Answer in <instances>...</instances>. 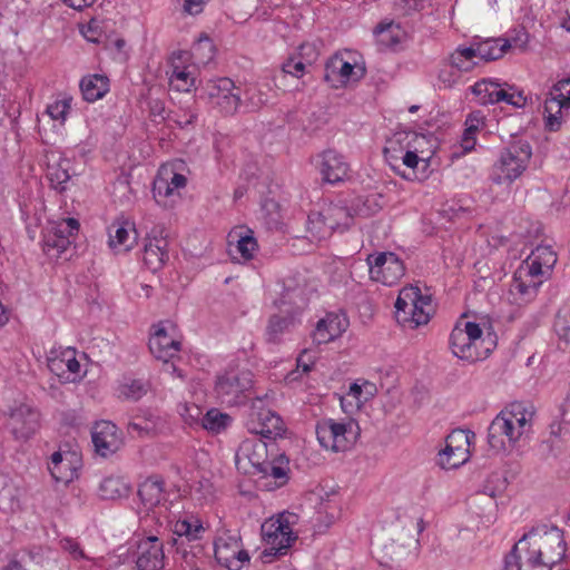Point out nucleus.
<instances>
[{
  "mask_svg": "<svg viewBox=\"0 0 570 570\" xmlns=\"http://www.w3.org/2000/svg\"><path fill=\"white\" fill-rule=\"evenodd\" d=\"M530 540L531 550L528 561L530 564H543L552 568L559 563L566 553L563 533L557 527H538L531 529L519 540L518 548Z\"/></svg>",
  "mask_w": 570,
  "mask_h": 570,
  "instance_id": "f03ea898",
  "label": "nucleus"
},
{
  "mask_svg": "<svg viewBox=\"0 0 570 570\" xmlns=\"http://www.w3.org/2000/svg\"><path fill=\"white\" fill-rule=\"evenodd\" d=\"M570 109V77L554 83L544 101L546 127L556 131L561 126L563 111Z\"/></svg>",
  "mask_w": 570,
  "mask_h": 570,
  "instance_id": "f8f14e48",
  "label": "nucleus"
},
{
  "mask_svg": "<svg viewBox=\"0 0 570 570\" xmlns=\"http://www.w3.org/2000/svg\"><path fill=\"white\" fill-rule=\"evenodd\" d=\"M321 174L328 184L343 181L348 174V164L335 150L328 149L322 155Z\"/></svg>",
  "mask_w": 570,
  "mask_h": 570,
  "instance_id": "b1692460",
  "label": "nucleus"
},
{
  "mask_svg": "<svg viewBox=\"0 0 570 570\" xmlns=\"http://www.w3.org/2000/svg\"><path fill=\"white\" fill-rule=\"evenodd\" d=\"M257 472L272 476L278 488L283 487L289 479V460L284 454L276 455L272 460H267Z\"/></svg>",
  "mask_w": 570,
  "mask_h": 570,
  "instance_id": "473e14b6",
  "label": "nucleus"
},
{
  "mask_svg": "<svg viewBox=\"0 0 570 570\" xmlns=\"http://www.w3.org/2000/svg\"><path fill=\"white\" fill-rule=\"evenodd\" d=\"M500 85L498 82L482 79L471 87V91L479 98L482 105L495 104V92H498Z\"/></svg>",
  "mask_w": 570,
  "mask_h": 570,
  "instance_id": "37998d69",
  "label": "nucleus"
},
{
  "mask_svg": "<svg viewBox=\"0 0 570 570\" xmlns=\"http://www.w3.org/2000/svg\"><path fill=\"white\" fill-rule=\"evenodd\" d=\"M347 325L345 317L330 313L317 322L313 340L317 344L328 343L341 336L346 331Z\"/></svg>",
  "mask_w": 570,
  "mask_h": 570,
  "instance_id": "393cba45",
  "label": "nucleus"
},
{
  "mask_svg": "<svg viewBox=\"0 0 570 570\" xmlns=\"http://www.w3.org/2000/svg\"><path fill=\"white\" fill-rule=\"evenodd\" d=\"M472 47L475 57H480L484 61H492L503 57L509 49V43L503 38H497L480 41Z\"/></svg>",
  "mask_w": 570,
  "mask_h": 570,
  "instance_id": "72a5a7b5",
  "label": "nucleus"
},
{
  "mask_svg": "<svg viewBox=\"0 0 570 570\" xmlns=\"http://www.w3.org/2000/svg\"><path fill=\"white\" fill-rule=\"evenodd\" d=\"M393 27L394 24L392 22L386 24L380 23L379 26H376L374 31L376 35L381 37L380 41L382 43H386L390 46L399 43V39L392 35Z\"/></svg>",
  "mask_w": 570,
  "mask_h": 570,
  "instance_id": "e2e57ef3",
  "label": "nucleus"
},
{
  "mask_svg": "<svg viewBox=\"0 0 570 570\" xmlns=\"http://www.w3.org/2000/svg\"><path fill=\"white\" fill-rule=\"evenodd\" d=\"M61 547L65 551L69 552L75 560L87 559L85 552L80 548L79 543L73 539L66 538L61 540Z\"/></svg>",
  "mask_w": 570,
  "mask_h": 570,
  "instance_id": "774afa93",
  "label": "nucleus"
},
{
  "mask_svg": "<svg viewBox=\"0 0 570 570\" xmlns=\"http://www.w3.org/2000/svg\"><path fill=\"white\" fill-rule=\"evenodd\" d=\"M262 533L269 546L262 553L265 562H271L273 558L286 554L292 542L297 538L294 535L288 520L284 519L283 515L263 523Z\"/></svg>",
  "mask_w": 570,
  "mask_h": 570,
  "instance_id": "9d476101",
  "label": "nucleus"
},
{
  "mask_svg": "<svg viewBox=\"0 0 570 570\" xmlns=\"http://www.w3.org/2000/svg\"><path fill=\"white\" fill-rule=\"evenodd\" d=\"M168 242L165 237H147L144 245L142 262L153 273L164 267L169 258Z\"/></svg>",
  "mask_w": 570,
  "mask_h": 570,
  "instance_id": "5701e85b",
  "label": "nucleus"
},
{
  "mask_svg": "<svg viewBox=\"0 0 570 570\" xmlns=\"http://www.w3.org/2000/svg\"><path fill=\"white\" fill-rule=\"evenodd\" d=\"M495 104L504 101L513 107L522 108L527 105V97L523 96L522 91L508 92L507 90L499 88L495 92Z\"/></svg>",
  "mask_w": 570,
  "mask_h": 570,
  "instance_id": "5fc2aeb1",
  "label": "nucleus"
},
{
  "mask_svg": "<svg viewBox=\"0 0 570 570\" xmlns=\"http://www.w3.org/2000/svg\"><path fill=\"white\" fill-rule=\"evenodd\" d=\"M534 415L533 405L511 403L492 420L488 429L489 445L497 451L504 450L507 443L514 445L531 432Z\"/></svg>",
  "mask_w": 570,
  "mask_h": 570,
  "instance_id": "f257e3e1",
  "label": "nucleus"
},
{
  "mask_svg": "<svg viewBox=\"0 0 570 570\" xmlns=\"http://www.w3.org/2000/svg\"><path fill=\"white\" fill-rule=\"evenodd\" d=\"M324 218L333 232L343 233L354 223V216L350 208L343 204H328L323 209Z\"/></svg>",
  "mask_w": 570,
  "mask_h": 570,
  "instance_id": "bb28decb",
  "label": "nucleus"
},
{
  "mask_svg": "<svg viewBox=\"0 0 570 570\" xmlns=\"http://www.w3.org/2000/svg\"><path fill=\"white\" fill-rule=\"evenodd\" d=\"M108 244L116 252H128L137 242L138 233L135 223L121 217L116 218L108 227Z\"/></svg>",
  "mask_w": 570,
  "mask_h": 570,
  "instance_id": "6ab92c4d",
  "label": "nucleus"
},
{
  "mask_svg": "<svg viewBox=\"0 0 570 570\" xmlns=\"http://www.w3.org/2000/svg\"><path fill=\"white\" fill-rule=\"evenodd\" d=\"M20 501L17 495V489L13 485L6 484L0 489V509L3 511H14L19 508Z\"/></svg>",
  "mask_w": 570,
  "mask_h": 570,
  "instance_id": "09e8293b",
  "label": "nucleus"
},
{
  "mask_svg": "<svg viewBox=\"0 0 570 570\" xmlns=\"http://www.w3.org/2000/svg\"><path fill=\"white\" fill-rule=\"evenodd\" d=\"M318 56L320 49L315 42H304L298 47L297 58L304 61L306 66H312Z\"/></svg>",
  "mask_w": 570,
  "mask_h": 570,
  "instance_id": "13d9d810",
  "label": "nucleus"
},
{
  "mask_svg": "<svg viewBox=\"0 0 570 570\" xmlns=\"http://www.w3.org/2000/svg\"><path fill=\"white\" fill-rule=\"evenodd\" d=\"M365 68L343 59L340 53L333 55L325 65L324 80L332 88L344 87L348 81H357L365 76Z\"/></svg>",
  "mask_w": 570,
  "mask_h": 570,
  "instance_id": "dca6fc26",
  "label": "nucleus"
},
{
  "mask_svg": "<svg viewBox=\"0 0 570 570\" xmlns=\"http://www.w3.org/2000/svg\"><path fill=\"white\" fill-rule=\"evenodd\" d=\"M164 174L160 171L153 185V194L157 203H160L159 198L174 195L176 190L184 188L187 184V178L183 174L173 173L170 178L164 177Z\"/></svg>",
  "mask_w": 570,
  "mask_h": 570,
  "instance_id": "7c9ffc66",
  "label": "nucleus"
},
{
  "mask_svg": "<svg viewBox=\"0 0 570 570\" xmlns=\"http://www.w3.org/2000/svg\"><path fill=\"white\" fill-rule=\"evenodd\" d=\"M127 491L125 483L118 478H106L99 485V494L104 500H114Z\"/></svg>",
  "mask_w": 570,
  "mask_h": 570,
  "instance_id": "a18cd8bd",
  "label": "nucleus"
},
{
  "mask_svg": "<svg viewBox=\"0 0 570 570\" xmlns=\"http://www.w3.org/2000/svg\"><path fill=\"white\" fill-rule=\"evenodd\" d=\"M170 83L178 91H189L190 87L194 86L195 79L187 68L174 67L170 75Z\"/></svg>",
  "mask_w": 570,
  "mask_h": 570,
  "instance_id": "49530a36",
  "label": "nucleus"
},
{
  "mask_svg": "<svg viewBox=\"0 0 570 570\" xmlns=\"http://www.w3.org/2000/svg\"><path fill=\"white\" fill-rule=\"evenodd\" d=\"M138 495L146 509H154L164 500V480L157 475L147 478L139 485Z\"/></svg>",
  "mask_w": 570,
  "mask_h": 570,
  "instance_id": "cd10ccee",
  "label": "nucleus"
},
{
  "mask_svg": "<svg viewBox=\"0 0 570 570\" xmlns=\"http://www.w3.org/2000/svg\"><path fill=\"white\" fill-rule=\"evenodd\" d=\"M8 426L16 440H29L40 428L39 412L28 404L11 410Z\"/></svg>",
  "mask_w": 570,
  "mask_h": 570,
  "instance_id": "f3484780",
  "label": "nucleus"
},
{
  "mask_svg": "<svg viewBox=\"0 0 570 570\" xmlns=\"http://www.w3.org/2000/svg\"><path fill=\"white\" fill-rule=\"evenodd\" d=\"M531 255L546 265L547 271H550L557 263V255L551 246L539 245L531 252Z\"/></svg>",
  "mask_w": 570,
  "mask_h": 570,
  "instance_id": "6e6d98bb",
  "label": "nucleus"
},
{
  "mask_svg": "<svg viewBox=\"0 0 570 570\" xmlns=\"http://www.w3.org/2000/svg\"><path fill=\"white\" fill-rule=\"evenodd\" d=\"M475 58V52L473 51V47L458 48L450 56V63L461 73L462 71H470L475 62L473 61Z\"/></svg>",
  "mask_w": 570,
  "mask_h": 570,
  "instance_id": "c03bdc74",
  "label": "nucleus"
},
{
  "mask_svg": "<svg viewBox=\"0 0 570 570\" xmlns=\"http://www.w3.org/2000/svg\"><path fill=\"white\" fill-rule=\"evenodd\" d=\"M307 232L315 239H324L332 235L327 220L324 218L323 210L312 212L307 217Z\"/></svg>",
  "mask_w": 570,
  "mask_h": 570,
  "instance_id": "ea45409f",
  "label": "nucleus"
},
{
  "mask_svg": "<svg viewBox=\"0 0 570 570\" xmlns=\"http://www.w3.org/2000/svg\"><path fill=\"white\" fill-rule=\"evenodd\" d=\"M214 556L217 562L228 570H240L244 562L249 561V554L242 548L240 538L224 533L214 542Z\"/></svg>",
  "mask_w": 570,
  "mask_h": 570,
  "instance_id": "4468645a",
  "label": "nucleus"
},
{
  "mask_svg": "<svg viewBox=\"0 0 570 570\" xmlns=\"http://www.w3.org/2000/svg\"><path fill=\"white\" fill-rule=\"evenodd\" d=\"M150 389L148 381L141 379H126L118 387L119 396L128 401H138Z\"/></svg>",
  "mask_w": 570,
  "mask_h": 570,
  "instance_id": "f704fd0d",
  "label": "nucleus"
},
{
  "mask_svg": "<svg viewBox=\"0 0 570 570\" xmlns=\"http://www.w3.org/2000/svg\"><path fill=\"white\" fill-rule=\"evenodd\" d=\"M176 117L177 118L175 119V122L180 128H186L187 126L194 125L197 121L198 114L195 109L187 108V109L181 110V114L177 112Z\"/></svg>",
  "mask_w": 570,
  "mask_h": 570,
  "instance_id": "69168bd1",
  "label": "nucleus"
},
{
  "mask_svg": "<svg viewBox=\"0 0 570 570\" xmlns=\"http://www.w3.org/2000/svg\"><path fill=\"white\" fill-rule=\"evenodd\" d=\"M528 568L530 570H551V568L548 566L530 564L529 562ZM502 570H522L521 557L518 554V544H514L511 551L505 556Z\"/></svg>",
  "mask_w": 570,
  "mask_h": 570,
  "instance_id": "de8ad7c7",
  "label": "nucleus"
},
{
  "mask_svg": "<svg viewBox=\"0 0 570 570\" xmlns=\"http://www.w3.org/2000/svg\"><path fill=\"white\" fill-rule=\"evenodd\" d=\"M294 318L289 316H282L274 314L269 317L266 327V340L269 343H278L281 336L293 324Z\"/></svg>",
  "mask_w": 570,
  "mask_h": 570,
  "instance_id": "4c0bfd02",
  "label": "nucleus"
},
{
  "mask_svg": "<svg viewBox=\"0 0 570 570\" xmlns=\"http://www.w3.org/2000/svg\"><path fill=\"white\" fill-rule=\"evenodd\" d=\"M509 43L510 48H518L524 50L529 42V33L524 28L518 30L515 35L511 38H503Z\"/></svg>",
  "mask_w": 570,
  "mask_h": 570,
  "instance_id": "338daca9",
  "label": "nucleus"
},
{
  "mask_svg": "<svg viewBox=\"0 0 570 570\" xmlns=\"http://www.w3.org/2000/svg\"><path fill=\"white\" fill-rule=\"evenodd\" d=\"M267 452V444L256 436L244 440L238 448V453L246 458L256 471L268 460Z\"/></svg>",
  "mask_w": 570,
  "mask_h": 570,
  "instance_id": "c85d7f7f",
  "label": "nucleus"
},
{
  "mask_svg": "<svg viewBox=\"0 0 570 570\" xmlns=\"http://www.w3.org/2000/svg\"><path fill=\"white\" fill-rule=\"evenodd\" d=\"M68 166L69 161L67 160L60 161L57 165L48 166L47 177L51 187L59 193H62L67 189V183L71 177Z\"/></svg>",
  "mask_w": 570,
  "mask_h": 570,
  "instance_id": "c9c22d12",
  "label": "nucleus"
},
{
  "mask_svg": "<svg viewBox=\"0 0 570 570\" xmlns=\"http://www.w3.org/2000/svg\"><path fill=\"white\" fill-rule=\"evenodd\" d=\"M252 386V372L232 370L217 376L215 392L222 403L239 405L247 400Z\"/></svg>",
  "mask_w": 570,
  "mask_h": 570,
  "instance_id": "6e6552de",
  "label": "nucleus"
},
{
  "mask_svg": "<svg viewBox=\"0 0 570 570\" xmlns=\"http://www.w3.org/2000/svg\"><path fill=\"white\" fill-rule=\"evenodd\" d=\"M81 468V454L78 450L65 444L53 452L48 462L51 476L57 482L69 483L78 476Z\"/></svg>",
  "mask_w": 570,
  "mask_h": 570,
  "instance_id": "ddd939ff",
  "label": "nucleus"
},
{
  "mask_svg": "<svg viewBox=\"0 0 570 570\" xmlns=\"http://www.w3.org/2000/svg\"><path fill=\"white\" fill-rule=\"evenodd\" d=\"M71 244L69 235L66 233H58L57 225L43 237V250L47 254H51L52 250L57 252V255L63 253Z\"/></svg>",
  "mask_w": 570,
  "mask_h": 570,
  "instance_id": "58836bf2",
  "label": "nucleus"
},
{
  "mask_svg": "<svg viewBox=\"0 0 570 570\" xmlns=\"http://www.w3.org/2000/svg\"><path fill=\"white\" fill-rule=\"evenodd\" d=\"M237 237V253H239V255L246 261L253 258L254 253L258 247L256 238L252 235V233L248 235L239 234Z\"/></svg>",
  "mask_w": 570,
  "mask_h": 570,
  "instance_id": "8fccbe9b",
  "label": "nucleus"
},
{
  "mask_svg": "<svg viewBox=\"0 0 570 570\" xmlns=\"http://www.w3.org/2000/svg\"><path fill=\"white\" fill-rule=\"evenodd\" d=\"M268 86H249L245 92V105L249 111H256L268 102Z\"/></svg>",
  "mask_w": 570,
  "mask_h": 570,
  "instance_id": "79ce46f5",
  "label": "nucleus"
},
{
  "mask_svg": "<svg viewBox=\"0 0 570 570\" xmlns=\"http://www.w3.org/2000/svg\"><path fill=\"white\" fill-rule=\"evenodd\" d=\"M306 65L304 61L299 60L296 56L289 57L282 65V73L293 76L297 79L302 78L306 71Z\"/></svg>",
  "mask_w": 570,
  "mask_h": 570,
  "instance_id": "4d7b16f0",
  "label": "nucleus"
},
{
  "mask_svg": "<svg viewBox=\"0 0 570 570\" xmlns=\"http://www.w3.org/2000/svg\"><path fill=\"white\" fill-rule=\"evenodd\" d=\"M532 148L525 140L510 142L492 167L490 179L495 185L512 184L528 168Z\"/></svg>",
  "mask_w": 570,
  "mask_h": 570,
  "instance_id": "20e7f679",
  "label": "nucleus"
},
{
  "mask_svg": "<svg viewBox=\"0 0 570 570\" xmlns=\"http://www.w3.org/2000/svg\"><path fill=\"white\" fill-rule=\"evenodd\" d=\"M117 430V426L110 421H101L95 424L91 435L96 452L99 455L107 458L119 450L121 440Z\"/></svg>",
  "mask_w": 570,
  "mask_h": 570,
  "instance_id": "aec40b11",
  "label": "nucleus"
},
{
  "mask_svg": "<svg viewBox=\"0 0 570 570\" xmlns=\"http://www.w3.org/2000/svg\"><path fill=\"white\" fill-rule=\"evenodd\" d=\"M396 174L406 180L423 181V180L428 179L431 174L430 159L421 157L420 163L417 165V169L415 171L405 173V171L396 170Z\"/></svg>",
  "mask_w": 570,
  "mask_h": 570,
  "instance_id": "864d4df0",
  "label": "nucleus"
},
{
  "mask_svg": "<svg viewBox=\"0 0 570 570\" xmlns=\"http://www.w3.org/2000/svg\"><path fill=\"white\" fill-rule=\"evenodd\" d=\"M171 531L173 537L168 543L175 549L178 556V542L183 540L185 549L190 550V547L195 546V543H202V534L205 529L198 520L189 521L187 519H179L173 524Z\"/></svg>",
  "mask_w": 570,
  "mask_h": 570,
  "instance_id": "4be33fe9",
  "label": "nucleus"
},
{
  "mask_svg": "<svg viewBox=\"0 0 570 570\" xmlns=\"http://www.w3.org/2000/svg\"><path fill=\"white\" fill-rule=\"evenodd\" d=\"M168 322H159L154 325V333L149 338V351L157 358L165 363L175 357L180 351L181 343L169 334L167 328Z\"/></svg>",
  "mask_w": 570,
  "mask_h": 570,
  "instance_id": "a211bd4d",
  "label": "nucleus"
},
{
  "mask_svg": "<svg viewBox=\"0 0 570 570\" xmlns=\"http://www.w3.org/2000/svg\"><path fill=\"white\" fill-rule=\"evenodd\" d=\"M207 50L206 59L210 60L214 56V45L208 36L202 35L197 41V43L193 47V53L195 56H198L202 53V51Z\"/></svg>",
  "mask_w": 570,
  "mask_h": 570,
  "instance_id": "0e129e2a",
  "label": "nucleus"
},
{
  "mask_svg": "<svg viewBox=\"0 0 570 570\" xmlns=\"http://www.w3.org/2000/svg\"><path fill=\"white\" fill-rule=\"evenodd\" d=\"M541 284V281L523 276V272H515L510 285V294L513 296L515 304H527L534 299Z\"/></svg>",
  "mask_w": 570,
  "mask_h": 570,
  "instance_id": "a878e982",
  "label": "nucleus"
},
{
  "mask_svg": "<svg viewBox=\"0 0 570 570\" xmlns=\"http://www.w3.org/2000/svg\"><path fill=\"white\" fill-rule=\"evenodd\" d=\"M316 509L317 521L320 523H325L326 525H328L335 520L337 514V505L332 504L331 500H323L321 498V501Z\"/></svg>",
  "mask_w": 570,
  "mask_h": 570,
  "instance_id": "603ef678",
  "label": "nucleus"
},
{
  "mask_svg": "<svg viewBox=\"0 0 570 570\" xmlns=\"http://www.w3.org/2000/svg\"><path fill=\"white\" fill-rule=\"evenodd\" d=\"M207 102L224 116L235 115L242 105V90L227 77L208 80L204 87Z\"/></svg>",
  "mask_w": 570,
  "mask_h": 570,
  "instance_id": "423d86ee",
  "label": "nucleus"
},
{
  "mask_svg": "<svg viewBox=\"0 0 570 570\" xmlns=\"http://www.w3.org/2000/svg\"><path fill=\"white\" fill-rule=\"evenodd\" d=\"M455 440L463 441L466 445L469 444V438L463 431H454L446 439L445 448L439 453L438 464L444 470H452L461 466L469 455L466 448L461 445L453 446Z\"/></svg>",
  "mask_w": 570,
  "mask_h": 570,
  "instance_id": "412c9836",
  "label": "nucleus"
},
{
  "mask_svg": "<svg viewBox=\"0 0 570 570\" xmlns=\"http://www.w3.org/2000/svg\"><path fill=\"white\" fill-rule=\"evenodd\" d=\"M246 428L256 438L261 435L269 440L283 436L286 431L283 419L276 412L267 409L262 397H257L252 403Z\"/></svg>",
  "mask_w": 570,
  "mask_h": 570,
  "instance_id": "0eeeda50",
  "label": "nucleus"
},
{
  "mask_svg": "<svg viewBox=\"0 0 570 570\" xmlns=\"http://www.w3.org/2000/svg\"><path fill=\"white\" fill-rule=\"evenodd\" d=\"M353 421L323 419L316 424V436L322 448L333 452L346 451L353 443Z\"/></svg>",
  "mask_w": 570,
  "mask_h": 570,
  "instance_id": "1a4fd4ad",
  "label": "nucleus"
},
{
  "mask_svg": "<svg viewBox=\"0 0 570 570\" xmlns=\"http://www.w3.org/2000/svg\"><path fill=\"white\" fill-rule=\"evenodd\" d=\"M80 90L86 101L101 99L109 91V79L104 75H88L80 80Z\"/></svg>",
  "mask_w": 570,
  "mask_h": 570,
  "instance_id": "c756f323",
  "label": "nucleus"
},
{
  "mask_svg": "<svg viewBox=\"0 0 570 570\" xmlns=\"http://www.w3.org/2000/svg\"><path fill=\"white\" fill-rule=\"evenodd\" d=\"M71 98H63L56 100L47 107V114L53 120H59L61 124L65 122L67 115L70 110Z\"/></svg>",
  "mask_w": 570,
  "mask_h": 570,
  "instance_id": "3c124183",
  "label": "nucleus"
},
{
  "mask_svg": "<svg viewBox=\"0 0 570 570\" xmlns=\"http://www.w3.org/2000/svg\"><path fill=\"white\" fill-rule=\"evenodd\" d=\"M432 298L423 295L417 286L403 287L395 302V320L403 326L414 330L429 323Z\"/></svg>",
  "mask_w": 570,
  "mask_h": 570,
  "instance_id": "7ed1b4c3",
  "label": "nucleus"
},
{
  "mask_svg": "<svg viewBox=\"0 0 570 570\" xmlns=\"http://www.w3.org/2000/svg\"><path fill=\"white\" fill-rule=\"evenodd\" d=\"M483 331L475 322L456 324L450 334V347L452 353L464 361L478 362L488 357L492 347L485 346L482 337Z\"/></svg>",
  "mask_w": 570,
  "mask_h": 570,
  "instance_id": "39448f33",
  "label": "nucleus"
},
{
  "mask_svg": "<svg viewBox=\"0 0 570 570\" xmlns=\"http://www.w3.org/2000/svg\"><path fill=\"white\" fill-rule=\"evenodd\" d=\"M527 268H520L518 272H523V276L534 279L544 274L546 265L541 264L540 261L535 259L532 255H530L527 261Z\"/></svg>",
  "mask_w": 570,
  "mask_h": 570,
  "instance_id": "bf43d9fd",
  "label": "nucleus"
},
{
  "mask_svg": "<svg viewBox=\"0 0 570 570\" xmlns=\"http://www.w3.org/2000/svg\"><path fill=\"white\" fill-rule=\"evenodd\" d=\"M402 136L403 134H395L392 138L386 141V146L383 149V155L387 164L396 174V170H400L396 165L397 160L405 153V147L402 146Z\"/></svg>",
  "mask_w": 570,
  "mask_h": 570,
  "instance_id": "a19ab883",
  "label": "nucleus"
},
{
  "mask_svg": "<svg viewBox=\"0 0 570 570\" xmlns=\"http://www.w3.org/2000/svg\"><path fill=\"white\" fill-rule=\"evenodd\" d=\"M366 262L371 279L386 286L396 284L405 274L403 262L392 252L371 254Z\"/></svg>",
  "mask_w": 570,
  "mask_h": 570,
  "instance_id": "9b49d317",
  "label": "nucleus"
},
{
  "mask_svg": "<svg viewBox=\"0 0 570 570\" xmlns=\"http://www.w3.org/2000/svg\"><path fill=\"white\" fill-rule=\"evenodd\" d=\"M178 557L188 570H204L207 561L209 560V552L203 544H196L190 547V550H186L184 541L178 542Z\"/></svg>",
  "mask_w": 570,
  "mask_h": 570,
  "instance_id": "2f4dec72",
  "label": "nucleus"
},
{
  "mask_svg": "<svg viewBox=\"0 0 570 570\" xmlns=\"http://www.w3.org/2000/svg\"><path fill=\"white\" fill-rule=\"evenodd\" d=\"M230 423L232 417L217 409L208 410L202 419V426L212 433H220L226 430Z\"/></svg>",
  "mask_w": 570,
  "mask_h": 570,
  "instance_id": "e433bc0d",
  "label": "nucleus"
},
{
  "mask_svg": "<svg viewBox=\"0 0 570 570\" xmlns=\"http://www.w3.org/2000/svg\"><path fill=\"white\" fill-rule=\"evenodd\" d=\"M138 570H160L165 566L164 543L156 535L141 538L132 552Z\"/></svg>",
  "mask_w": 570,
  "mask_h": 570,
  "instance_id": "2eb2a0df",
  "label": "nucleus"
},
{
  "mask_svg": "<svg viewBox=\"0 0 570 570\" xmlns=\"http://www.w3.org/2000/svg\"><path fill=\"white\" fill-rule=\"evenodd\" d=\"M554 332L559 340L566 344L570 343V321L567 317L557 315L554 321Z\"/></svg>",
  "mask_w": 570,
  "mask_h": 570,
  "instance_id": "680f3d73",
  "label": "nucleus"
},
{
  "mask_svg": "<svg viewBox=\"0 0 570 570\" xmlns=\"http://www.w3.org/2000/svg\"><path fill=\"white\" fill-rule=\"evenodd\" d=\"M461 73L450 63L440 69L438 79L445 88H451L460 78Z\"/></svg>",
  "mask_w": 570,
  "mask_h": 570,
  "instance_id": "052dcab7",
  "label": "nucleus"
}]
</instances>
